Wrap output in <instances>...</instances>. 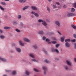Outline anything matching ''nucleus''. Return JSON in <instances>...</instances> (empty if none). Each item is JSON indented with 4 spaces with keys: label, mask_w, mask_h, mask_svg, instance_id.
<instances>
[{
    "label": "nucleus",
    "mask_w": 76,
    "mask_h": 76,
    "mask_svg": "<svg viewBox=\"0 0 76 76\" xmlns=\"http://www.w3.org/2000/svg\"><path fill=\"white\" fill-rule=\"evenodd\" d=\"M76 15L75 13H69L67 14V16L68 17H70L71 16H75Z\"/></svg>",
    "instance_id": "1"
},
{
    "label": "nucleus",
    "mask_w": 76,
    "mask_h": 76,
    "mask_svg": "<svg viewBox=\"0 0 76 76\" xmlns=\"http://www.w3.org/2000/svg\"><path fill=\"white\" fill-rule=\"evenodd\" d=\"M51 51H52V52H56V53H59L58 50V49H55L53 48L51 49Z\"/></svg>",
    "instance_id": "2"
},
{
    "label": "nucleus",
    "mask_w": 76,
    "mask_h": 76,
    "mask_svg": "<svg viewBox=\"0 0 76 76\" xmlns=\"http://www.w3.org/2000/svg\"><path fill=\"white\" fill-rule=\"evenodd\" d=\"M66 64L68 65H69V66H72V63H71V62L69 61L66 60Z\"/></svg>",
    "instance_id": "3"
},
{
    "label": "nucleus",
    "mask_w": 76,
    "mask_h": 76,
    "mask_svg": "<svg viewBox=\"0 0 76 76\" xmlns=\"http://www.w3.org/2000/svg\"><path fill=\"white\" fill-rule=\"evenodd\" d=\"M42 68L44 70V74L45 75H46V72L47 70V69L45 66H43Z\"/></svg>",
    "instance_id": "4"
},
{
    "label": "nucleus",
    "mask_w": 76,
    "mask_h": 76,
    "mask_svg": "<svg viewBox=\"0 0 76 76\" xmlns=\"http://www.w3.org/2000/svg\"><path fill=\"white\" fill-rule=\"evenodd\" d=\"M42 24L43 25V26H46L47 25V23L44 20H43V22H42Z\"/></svg>",
    "instance_id": "5"
},
{
    "label": "nucleus",
    "mask_w": 76,
    "mask_h": 76,
    "mask_svg": "<svg viewBox=\"0 0 76 76\" xmlns=\"http://www.w3.org/2000/svg\"><path fill=\"white\" fill-rule=\"evenodd\" d=\"M31 8L33 9V10H38V8L34 6H32Z\"/></svg>",
    "instance_id": "6"
},
{
    "label": "nucleus",
    "mask_w": 76,
    "mask_h": 76,
    "mask_svg": "<svg viewBox=\"0 0 76 76\" xmlns=\"http://www.w3.org/2000/svg\"><path fill=\"white\" fill-rule=\"evenodd\" d=\"M56 24L57 25L58 27H60V23L58 21H56Z\"/></svg>",
    "instance_id": "7"
},
{
    "label": "nucleus",
    "mask_w": 76,
    "mask_h": 76,
    "mask_svg": "<svg viewBox=\"0 0 76 76\" xmlns=\"http://www.w3.org/2000/svg\"><path fill=\"white\" fill-rule=\"evenodd\" d=\"M23 40L25 41H26V42H30V40L26 38H24Z\"/></svg>",
    "instance_id": "8"
},
{
    "label": "nucleus",
    "mask_w": 76,
    "mask_h": 76,
    "mask_svg": "<svg viewBox=\"0 0 76 76\" xmlns=\"http://www.w3.org/2000/svg\"><path fill=\"white\" fill-rule=\"evenodd\" d=\"M65 45L67 47H70V45L69 44L68 42H66L65 43Z\"/></svg>",
    "instance_id": "9"
},
{
    "label": "nucleus",
    "mask_w": 76,
    "mask_h": 76,
    "mask_svg": "<svg viewBox=\"0 0 76 76\" xmlns=\"http://www.w3.org/2000/svg\"><path fill=\"white\" fill-rule=\"evenodd\" d=\"M0 60H1L3 61H7L6 59H4V58H1L0 57Z\"/></svg>",
    "instance_id": "10"
},
{
    "label": "nucleus",
    "mask_w": 76,
    "mask_h": 76,
    "mask_svg": "<svg viewBox=\"0 0 76 76\" xmlns=\"http://www.w3.org/2000/svg\"><path fill=\"white\" fill-rule=\"evenodd\" d=\"M19 42L20 45H21V46H23L24 45V44L22 43V41H20Z\"/></svg>",
    "instance_id": "11"
},
{
    "label": "nucleus",
    "mask_w": 76,
    "mask_h": 76,
    "mask_svg": "<svg viewBox=\"0 0 76 76\" xmlns=\"http://www.w3.org/2000/svg\"><path fill=\"white\" fill-rule=\"evenodd\" d=\"M64 38H65V37H63L61 38V42H63L64 41Z\"/></svg>",
    "instance_id": "12"
},
{
    "label": "nucleus",
    "mask_w": 76,
    "mask_h": 76,
    "mask_svg": "<svg viewBox=\"0 0 76 76\" xmlns=\"http://www.w3.org/2000/svg\"><path fill=\"white\" fill-rule=\"evenodd\" d=\"M10 27L5 26L4 27V29H10Z\"/></svg>",
    "instance_id": "13"
},
{
    "label": "nucleus",
    "mask_w": 76,
    "mask_h": 76,
    "mask_svg": "<svg viewBox=\"0 0 76 76\" xmlns=\"http://www.w3.org/2000/svg\"><path fill=\"white\" fill-rule=\"evenodd\" d=\"M39 34H40L41 35H43L44 33L42 31H40L39 32Z\"/></svg>",
    "instance_id": "14"
},
{
    "label": "nucleus",
    "mask_w": 76,
    "mask_h": 76,
    "mask_svg": "<svg viewBox=\"0 0 76 76\" xmlns=\"http://www.w3.org/2000/svg\"><path fill=\"white\" fill-rule=\"evenodd\" d=\"M19 2H20V3H25V2H26V0H19Z\"/></svg>",
    "instance_id": "15"
},
{
    "label": "nucleus",
    "mask_w": 76,
    "mask_h": 76,
    "mask_svg": "<svg viewBox=\"0 0 76 76\" xmlns=\"http://www.w3.org/2000/svg\"><path fill=\"white\" fill-rule=\"evenodd\" d=\"M16 50L17 51H18V52H19V53L21 51V50L19 48H17Z\"/></svg>",
    "instance_id": "16"
},
{
    "label": "nucleus",
    "mask_w": 76,
    "mask_h": 76,
    "mask_svg": "<svg viewBox=\"0 0 76 76\" xmlns=\"http://www.w3.org/2000/svg\"><path fill=\"white\" fill-rule=\"evenodd\" d=\"M28 7H29V6H26L23 8V10H25L27 9V8H28Z\"/></svg>",
    "instance_id": "17"
},
{
    "label": "nucleus",
    "mask_w": 76,
    "mask_h": 76,
    "mask_svg": "<svg viewBox=\"0 0 76 76\" xmlns=\"http://www.w3.org/2000/svg\"><path fill=\"white\" fill-rule=\"evenodd\" d=\"M30 56V57H31L32 58H35V56H34V55L32 54H29Z\"/></svg>",
    "instance_id": "18"
},
{
    "label": "nucleus",
    "mask_w": 76,
    "mask_h": 76,
    "mask_svg": "<svg viewBox=\"0 0 76 76\" xmlns=\"http://www.w3.org/2000/svg\"><path fill=\"white\" fill-rule=\"evenodd\" d=\"M1 4H2V5H4V6H5V5H6V4L4 2H1Z\"/></svg>",
    "instance_id": "19"
},
{
    "label": "nucleus",
    "mask_w": 76,
    "mask_h": 76,
    "mask_svg": "<svg viewBox=\"0 0 76 76\" xmlns=\"http://www.w3.org/2000/svg\"><path fill=\"white\" fill-rule=\"evenodd\" d=\"M0 38H1V39H4V38H5V37H4V36L3 35H1L0 36Z\"/></svg>",
    "instance_id": "20"
},
{
    "label": "nucleus",
    "mask_w": 76,
    "mask_h": 76,
    "mask_svg": "<svg viewBox=\"0 0 76 76\" xmlns=\"http://www.w3.org/2000/svg\"><path fill=\"white\" fill-rule=\"evenodd\" d=\"M47 10H48L49 12L50 13V8L48 7H47Z\"/></svg>",
    "instance_id": "21"
},
{
    "label": "nucleus",
    "mask_w": 76,
    "mask_h": 76,
    "mask_svg": "<svg viewBox=\"0 0 76 76\" xmlns=\"http://www.w3.org/2000/svg\"><path fill=\"white\" fill-rule=\"evenodd\" d=\"M43 21H44V20L41 19H39L38 20V22L39 23L43 22Z\"/></svg>",
    "instance_id": "22"
},
{
    "label": "nucleus",
    "mask_w": 76,
    "mask_h": 76,
    "mask_svg": "<svg viewBox=\"0 0 76 76\" xmlns=\"http://www.w3.org/2000/svg\"><path fill=\"white\" fill-rule=\"evenodd\" d=\"M26 75H29L30 74V73L29 72H28V71H26Z\"/></svg>",
    "instance_id": "23"
},
{
    "label": "nucleus",
    "mask_w": 76,
    "mask_h": 76,
    "mask_svg": "<svg viewBox=\"0 0 76 76\" xmlns=\"http://www.w3.org/2000/svg\"><path fill=\"white\" fill-rule=\"evenodd\" d=\"M43 51L44 52V53L46 54H47V52L46 51L45 49H43Z\"/></svg>",
    "instance_id": "24"
},
{
    "label": "nucleus",
    "mask_w": 76,
    "mask_h": 76,
    "mask_svg": "<svg viewBox=\"0 0 76 76\" xmlns=\"http://www.w3.org/2000/svg\"><path fill=\"white\" fill-rule=\"evenodd\" d=\"M75 10V9H74V8H72L71 12H74Z\"/></svg>",
    "instance_id": "25"
},
{
    "label": "nucleus",
    "mask_w": 76,
    "mask_h": 76,
    "mask_svg": "<svg viewBox=\"0 0 76 76\" xmlns=\"http://www.w3.org/2000/svg\"><path fill=\"white\" fill-rule=\"evenodd\" d=\"M35 16H36V17H39V14L37 13H36L34 14Z\"/></svg>",
    "instance_id": "26"
},
{
    "label": "nucleus",
    "mask_w": 76,
    "mask_h": 76,
    "mask_svg": "<svg viewBox=\"0 0 76 76\" xmlns=\"http://www.w3.org/2000/svg\"><path fill=\"white\" fill-rule=\"evenodd\" d=\"M16 71H13L12 72V75H16Z\"/></svg>",
    "instance_id": "27"
},
{
    "label": "nucleus",
    "mask_w": 76,
    "mask_h": 76,
    "mask_svg": "<svg viewBox=\"0 0 76 76\" xmlns=\"http://www.w3.org/2000/svg\"><path fill=\"white\" fill-rule=\"evenodd\" d=\"M65 42H67L70 41V39H67L65 40Z\"/></svg>",
    "instance_id": "28"
},
{
    "label": "nucleus",
    "mask_w": 76,
    "mask_h": 76,
    "mask_svg": "<svg viewBox=\"0 0 76 76\" xmlns=\"http://www.w3.org/2000/svg\"><path fill=\"white\" fill-rule=\"evenodd\" d=\"M73 6L76 8V3H74L73 4Z\"/></svg>",
    "instance_id": "29"
},
{
    "label": "nucleus",
    "mask_w": 76,
    "mask_h": 76,
    "mask_svg": "<svg viewBox=\"0 0 76 76\" xmlns=\"http://www.w3.org/2000/svg\"><path fill=\"white\" fill-rule=\"evenodd\" d=\"M72 27L73 28H74V29H76V26H75L74 25H72Z\"/></svg>",
    "instance_id": "30"
},
{
    "label": "nucleus",
    "mask_w": 76,
    "mask_h": 76,
    "mask_svg": "<svg viewBox=\"0 0 76 76\" xmlns=\"http://www.w3.org/2000/svg\"><path fill=\"white\" fill-rule=\"evenodd\" d=\"M45 63H50V61L47 60H45Z\"/></svg>",
    "instance_id": "31"
},
{
    "label": "nucleus",
    "mask_w": 76,
    "mask_h": 76,
    "mask_svg": "<svg viewBox=\"0 0 76 76\" xmlns=\"http://www.w3.org/2000/svg\"><path fill=\"white\" fill-rule=\"evenodd\" d=\"M32 61H34V62H38V60H37L34 59H32Z\"/></svg>",
    "instance_id": "32"
},
{
    "label": "nucleus",
    "mask_w": 76,
    "mask_h": 76,
    "mask_svg": "<svg viewBox=\"0 0 76 76\" xmlns=\"http://www.w3.org/2000/svg\"><path fill=\"white\" fill-rule=\"evenodd\" d=\"M33 48H37V45H34L33 46Z\"/></svg>",
    "instance_id": "33"
},
{
    "label": "nucleus",
    "mask_w": 76,
    "mask_h": 76,
    "mask_svg": "<svg viewBox=\"0 0 76 76\" xmlns=\"http://www.w3.org/2000/svg\"><path fill=\"white\" fill-rule=\"evenodd\" d=\"M0 8L1 9V10H4V8H3L1 6H0Z\"/></svg>",
    "instance_id": "34"
},
{
    "label": "nucleus",
    "mask_w": 76,
    "mask_h": 76,
    "mask_svg": "<svg viewBox=\"0 0 76 76\" xmlns=\"http://www.w3.org/2000/svg\"><path fill=\"white\" fill-rule=\"evenodd\" d=\"M65 68L66 70H69V68H68V66H65Z\"/></svg>",
    "instance_id": "35"
},
{
    "label": "nucleus",
    "mask_w": 76,
    "mask_h": 76,
    "mask_svg": "<svg viewBox=\"0 0 76 76\" xmlns=\"http://www.w3.org/2000/svg\"><path fill=\"white\" fill-rule=\"evenodd\" d=\"M35 12L32 11L31 12V15H34L35 14Z\"/></svg>",
    "instance_id": "36"
},
{
    "label": "nucleus",
    "mask_w": 76,
    "mask_h": 76,
    "mask_svg": "<svg viewBox=\"0 0 76 76\" xmlns=\"http://www.w3.org/2000/svg\"><path fill=\"white\" fill-rule=\"evenodd\" d=\"M46 21L47 22H50V21L47 19H46Z\"/></svg>",
    "instance_id": "37"
},
{
    "label": "nucleus",
    "mask_w": 76,
    "mask_h": 76,
    "mask_svg": "<svg viewBox=\"0 0 76 76\" xmlns=\"http://www.w3.org/2000/svg\"><path fill=\"white\" fill-rule=\"evenodd\" d=\"M52 43H53V44H56V43H57V42L56 41H52Z\"/></svg>",
    "instance_id": "38"
},
{
    "label": "nucleus",
    "mask_w": 76,
    "mask_h": 76,
    "mask_svg": "<svg viewBox=\"0 0 76 76\" xmlns=\"http://www.w3.org/2000/svg\"><path fill=\"white\" fill-rule=\"evenodd\" d=\"M18 19H20L21 18H22V16L21 15H18Z\"/></svg>",
    "instance_id": "39"
},
{
    "label": "nucleus",
    "mask_w": 76,
    "mask_h": 76,
    "mask_svg": "<svg viewBox=\"0 0 76 76\" xmlns=\"http://www.w3.org/2000/svg\"><path fill=\"white\" fill-rule=\"evenodd\" d=\"M34 70L35 72H38V70L37 69L35 68H34Z\"/></svg>",
    "instance_id": "40"
},
{
    "label": "nucleus",
    "mask_w": 76,
    "mask_h": 76,
    "mask_svg": "<svg viewBox=\"0 0 76 76\" xmlns=\"http://www.w3.org/2000/svg\"><path fill=\"white\" fill-rule=\"evenodd\" d=\"M15 31H16L17 32H20V30H19L18 29H16L15 30Z\"/></svg>",
    "instance_id": "41"
},
{
    "label": "nucleus",
    "mask_w": 76,
    "mask_h": 76,
    "mask_svg": "<svg viewBox=\"0 0 76 76\" xmlns=\"http://www.w3.org/2000/svg\"><path fill=\"white\" fill-rule=\"evenodd\" d=\"M59 45H60L58 44H57L56 45V48H58Z\"/></svg>",
    "instance_id": "42"
},
{
    "label": "nucleus",
    "mask_w": 76,
    "mask_h": 76,
    "mask_svg": "<svg viewBox=\"0 0 76 76\" xmlns=\"http://www.w3.org/2000/svg\"><path fill=\"white\" fill-rule=\"evenodd\" d=\"M63 7L64 8L66 9V7H67V6H66V5H64L63 6Z\"/></svg>",
    "instance_id": "43"
},
{
    "label": "nucleus",
    "mask_w": 76,
    "mask_h": 76,
    "mask_svg": "<svg viewBox=\"0 0 76 76\" xmlns=\"http://www.w3.org/2000/svg\"><path fill=\"white\" fill-rule=\"evenodd\" d=\"M72 42H75L76 41V39H73L71 40Z\"/></svg>",
    "instance_id": "44"
},
{
    "label": "nucleus",
    "mask_w": 76,
    "mask_h": 76,
    "mask_svg": "<svg viewBox=\"0 0 76 76\" xmlns=\"http://www.w3.org/2000/svg\"><path fill=\"white\" fill-rule=\"evenodd\" d=\"M52 39H53V40H56V39H57L55 37H53L52 38Z\"/></svg>",
    "instance_id": "45"
},
{
    "label": "nucleus",
    "mask_w": 76,
    "mask_h": 76,
    "mask_svg": "<svg viewBox=\"0 0 76 76\" xmlns=\"http://www.w3.org/2000/svg\"><path fill=\"white\" fill-rule=\"evenodd\" d=\"M46 41L47 42H49V41H50V39H46Z\"/></svg>",
    "instance_id": "46"
},
{
    "label": "nucleus",
    "mask_w": 76,
    "mask_h": 76,
    "mask_svg": "<svg viewBox=\"0 0 76 76\" xmlns=\"http://www.w3.org/2000/svg\"><path fill=\"white\" fill-rule=\"evenodd\" d=\"M56 4H57V5H60V3L58 2H56Z\"/></svg>",
    "instance_id": "47"
},
{
    "label": "nucleus",
    "mask_w": 76,
    "mask_h": 76,
    "mask_svg": "<svg viewBox=\"0 0 76 76\" xmlns=\"http://www.w3.org/2000/svg\"><path fill=\"white\" fill-rule=\"evenodd\" d=\"M46 39V37H43V40H45Z\"/></svg>",
    "instance_id": "48"
},
{
    "label": "nucleus",
    "mask_w": 76,
    "mask_h": 76,
    "mask_svg": "<svg viewBox=\"0 0 76 76\" xmlns=\"http://www.w3.org/2000/svg\"><path fill=\"white\" fill-rule=\"evenodd\" d=\"M53 7L54 8H56V6L55 5H53Z\"/></svg>",
    "instance_id": "49"
},
{
    "label": "nucleus",
    "mask_w": 76,
    "mask_h": 76,
    "mask_svg": "<svg viewBox=\"0 0 76 76\" xmlns=\"http://www.w3.org/2000/svg\"><path fill=\"white\" fill-rule=\"evenodd\" d=\"M55 59L56 60H59V59H58V58H55Z\"/></svg>",
    "instance_id": "50"
},
{
    "label": "nucleus",
    "mask_w": 76,
    "mask_h": 76,
    "mask_svg": "<svg viewBox=\"0 0 76 76\" xmlns=\"http://www.w3.org/2000/svg\"><path fill=\"white\" fill-rule=\"evenodd\" d=\"M58 33H59V34H60V35H61V33H60V31H58Z\"/></svg>",
    "instance_id": "51"
},
{
    "label": "nucleus",
    "mask_w": 76,
    "mask_h": 76,
    "mask_svg": "<svg viewBox=\"0 0 76 76\" xmlns=\"http://www.w3.org/2000/svg\"><path fill=\"white\" fill-rule=\"evenodd\" d=\"M75 45V48L76 49V43H75L74 44Z\"/></svg>",
    "instance_id": "52"
},
{
    "label": "nucleus",
    "mask_w": 76,
    "mask_h": 76,
    "mask_svg": "<svg viewBox=\"0 0 76 76\" xmlns=\"http://www.w3.org/2000/svg\"><path fill=\"white\" fill-rule=\"evenodd\" d=\"M74 37L75 38H76V35L75 34H74Z\"/></svg>",
    "instance_id": "53"
},
{
    "label": "nucleus",
    "mask_w": 76,
    "mask_h": 76,
    "mask_svg": "<svg viewBox=\"0 0 76 76\" xmlns=\"http://www.w3.org/2000/svg\"><path fill=\"white\" fill-rule=\"evenodd\" d=\"M0 32L1 33H2L3 32V31L2 30H0Z\"/></svg>",
    "instance_id": "54"
},
{
    "label": "nucleus",
    "mask_w": 76,
    "mask_h": 76,
    "mask_svg": "<svg viewBox=\"0 0 76 76\" xmlns=\"http://www.w3.org/2000/svg\"><path fill=\"white\" fill-rule=\"evenodd\" d=\"M12 46H15V44L14 43H13L12 44Z\"/></svg>",
    "instance_id": "55"
},
{
    "label": "nucleus",
    "mask_w": 76,
    "mask_h": 76,
    "mask_svg": "<svg viewBox=\"0 0 76 76\" xmlns=\"http://www.w3.org/2000/svg\"><path fill=\"white\" fill-rule=\"evenodd\" d=\"M51 35H53L54 34V33L53 32H51L50 33Z\"/></svg>",
    "instance_id": "56"
},
{
    "label": "nucleus",
    "mask_w": 76,
    "mask_h": 76,
    "mask_svg": "<svg viewBox=\"0 0 76 76\" xmlns=\"http://www.w3.org/2000/svg\"><path fill=\"white\" fill-rule=\"evenodd\" d=\"M49 2H51L52 1V0H48Z\"/></svg>",
    "instance_id": "57"
},
{
    "label": "nucleus",
    "mask_w": 76,
    "mask_h": 76,
    "mask_svg": "<svg viewBox=\"0 0 76 76\" xmlns=\"http://www.w3.org/2000/svg\"><path fill=\"white\" fill-rule=\"evenodd\" d=\"M6 71L7 72H10V71L9 70H6Z\"/></svg>",
    "instance_id": "58"
},
{
    "label": "nucleus",
    "mask_w": 76,
    "mask_h": 76,
    "mask_svg": "<svg viewBox=\"0 0 76 76\" xmlns=\"http://www.w3.org/2000/svg\"><path fill=\"white\" fill-rule=\"evenodd\" d=\"M13 23H14L15 24V23H16V21H14L13 22Z\"/></svg>",
    "instance_id": "59"
},
{
    "label": "nucleus",
    "mask_w": 76,
    "mask_h": 76,
    "mask_svg": "<svg viewBox=\"0 0 76 76\" xmlns=\"http://www.w3.org/2000/svg\"><path fill=\"white\" fill-rule=\"evenodd\" d=\"M74 60L75 61V63H76V58H74Z\"/></svg>",
    "instance_id": "60"
},
{
    "label": "nucleus",
    "mask_w": 76,
    "mask_h": 76,
    "mask_svg": "<svg viewBox=\"0 0 76 76\" xmlns=\"http://www.w3.org/2000/svg\"><path fill=\"white\" fill-rule=\"evenodd\" d=\"M23 23H21V26H23Z\"/></svg>",
    "instance_id": "61"
},
{
    "label": "nucleus",
    "mask_w": 76,
    "mask_h": 76,
    "mask_svg": "<svg viewBox=\"0 0 76 76\" xmlns=\"http://www.w3.org/2000/svg\"><path fill=\"white\" fill-rule=\"evenodd\" d=\"M4 0V1H9V0Z\"/></svg>",
    "instance_id": "62"
},
{
    "label": "nucleus",
    "mask_w": 76,
    "mask_h": 76,
    "mask_svg": "<svg viewBox=\"0 0 76 76\" xmlns=\"http://www.w3.org/2000/svg\"><path fill=\"white\" fill-rule=\"evenodd\" d=\"M31 18H34V16L33 15H31Z\"/></svg>",
    "instance_id": "63"
},
{
    "label": "nucleus",
    "mask_w": 76,
    "mask_h": 76,
    "mask_svg": "<svg viewBox=\"0 0 76 76\" xmlns=\"http://www.w3.org/2000/svg\"><path fill=\"white\" fill-rule=\"evenodd\" d=\"M3 76H7V75H4Z\"/></svg>",
    "instance_id": "64"
}]
</instances>
